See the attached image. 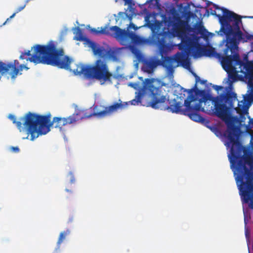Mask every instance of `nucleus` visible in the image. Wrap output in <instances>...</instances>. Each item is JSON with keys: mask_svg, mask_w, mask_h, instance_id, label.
<instances>
[{"mask_svg": "<svg viewBox=\"0 0 253 253\" xmlns=\"http://www.w3.org/2000/svg\"><path fill=\"white\" fill-rule=\"evenodd\" d=\"M174 62L180 63L183 66H189V62L187 60L185 55L181 52H177L174 56Z\"/></svg>", "mask_w": 253, "mask_h": 253, "instance_id": "aec40b11", "label": "nucleus"}, {"mask_svg": "<svg viewBox=\"0 0 253 253\" xmlns=\"http://www.w3.org/2000/svg\"><path fill=\"white\" fill-rule=\"evenodd\" d=\"M74 34H75L74 40L79 41H83L84 40L82 31L79 27L75 28V31Z\"/></svg>", "mask_w": 253, "mask_h": 253, "instance_id": "bb28decb", "label": "nucleus"}, {"mask_svg": "<svg viewBox=\"0 0 253 253\" xmlns=\"http://www.w3.org/2000/svg\"><path fill=\"white\" fill-rule=\"evenodd\" d=\"M168 35V33L166 32H154L151 42L154 45L159 47L162 56V60L159 61L160 64L166 68L168 76L171 78L174 73L173 64L174 63V59L170 56H164V54L170 51L173 47L171 44L167 43Z\"/></svg>", "mask_w": 253, "mask_h": 253, "instance_id": "0eeeda50", "label": "nucleus"}, {"mask_svg": "<svg viewBox=\"0 0 253 253\" xmlns=\"http://www.w3.org/2000/svg\"><path fill=\"white\" fill-rule=\"evenodd\" d=\"M198 91L200 93L201 95H203L205 94V92L203 90H198Z\"/></svg>", "mask_w": 253, "mask_h": 253, "instance_id": "79ce46f5", "label": "nucleus"}, {"mask_svg": "<svg viewBox=\"0 0 253 253\" xmlns=\"http://www.w3.org/2000/svg\"><path fill=\"white\" fill-rule=\"evenodd\" d=\"M186 115H187L192 120L195 122H202L204 120V119L196 112L191 111L187 113Z\"/></svg>", "mask_w": 253, "mask_h": 253, "instance_id": "b1692460", "label": "nucleus"}, {"mask_svg": "<svg viewBox=\"0 0 253 253\" xmlns=\"http://www.w3.org/2000/svg\"><path fill=\"white\" fill-rule=\"evenodd\" d=\"M68 175L70 176V183H74L75 181V178L73 173L72 172H70Z\"/></svg>", "mask_w": 253, "mask_h": 253, "instance_id": "c756f323", "label": "nucleus"}, {"mask_svg": "<svg viewBox=\"0 0 253 253\" xmlns=\"http://www.w3.org/2000/svg\"><path fill=\"white\" fill-rule=\"evenodd\" d=\"M110 31L114 33V31L111 30V27L109 28L107 26L101 27L100 30H98L95 28H91L90 29L91 32L96 35L103 34L108 35L110 34Z\"/></svg>", "mask_w": 253, "mask_h": 253, "instance_id": "5701e85b", "label": "nucleus"}, {"mask_svg": "<svg viewBox=\"0 0 253 253\" xmlns=\"http://www.w3.org/2000/svg\"><path fill=\"white\" fill-rule=\"evenodd\" d=\"M207 100L208 98L207 96H205L203 98V99H200L199 100V102L195 104V105L194 107H193V109H192V111L196 112L198 111H200L202 107L201 103L204 101H207Z\"/></svg>", "mask_w": 253, "mask_h": 253, "instance_id": "c85d7f7f", "label": "nucleus"}, {"mask_svg": "<svg viewBox=\"0 0 253 253\" xmlns=\"http://www.w3.org/2000/svg\"><path fill=\"white\" fill-rule=\"evenodd\" d=\"M206 81H203H203H201V83L202 84H205L206 83Z\"/></svg>", "mask_w": 253, "mask_h": 253, "instance_id": "a18cd8bd", "label": "nucleus"}, {"mask_svg": "<svg viewBox=\"0 0 253 253\" xmlns=\"http://www.w3.org/2000/svg\"><path fill=\"white\" fill-rule=\"evenodd\" d=\"M24 69L27 70H28V69H29V68H28V67H27L26 65H25Z\"/></svg>", "mask_w": 253, "mask_h": 253, "instance_id": "49530a36", "label": "nucleus"}, {"mask_svg": "<svg viewBox=\"0 0 253 253\" xmlns=\"http://www.w3.org/2000/svg\"><path fill=\"white\" fill-rule=\"evenodd\" d=\"M33 54L30 50L22 52L19 58L37 64L42 63L56 66L59 68L72 71L75 75H84L88 79L89 65L79 64L75 69H71L70 64L72 59L68 56L64 55L63 48L57 49L53 41H50L46 45L36 44L32 47Z\"/></svg>", "mask_w": 253, "mask_h": 253, "instance_id": "f257e3e1", "label": "nucleus"}, {"mask_svg": "<svg viewBox=\"0 0 253 253\" xmlns=\"http://www.w3.org/2000/svg\"><path fill=\"white\" fill-rule=\"evenodd\" d=\"M10 150L14 153H18L20 151L19 148L18 147H11Z\"/></svg>", "mask_w": 253, "mask_h": 253, "instance_id": "72a5a7b5", "label": "nucleus"}, {"mask_svg": "<svg viewBox=\"0 0 253 253\" xmlns=\"http://www.w3.org/2000/svg\"><path fill=\"white\" fill-rule=\"evenodd\" d=\"M205 30L204 27L202 25L199 24L197 27V30L200 33H201Z\"/></svg>", "mask_w": 253, "mask_h": 253, "instance_id": "7c9ffc66", "label": "nucleus"}, {"mask_svg": "<svg viewBox=\"0 0 253 253\" xmlns=\"http://www.w3.org/2000/svg\"><path fill=\"white\" fill-rule=\"evenodd\" d=\"M26 4H26V3H25L23 5L19 6L16 10V13H18L19 12H20V11H22L23 9H24V8L25 7Z\"/></svg>", "mask_w": 253, "mask_h": 253, "instance_id": "473e14b6", "label": "nucleus"}, {"mask_svg": "<svg viewBox=\"0 0 253 253\" xmlns=\"http://www.w3.org/2000/svg\"><path fill=\"white\" fill-rule=\"evenodd\" d=\"M143 95V93L141 91H138V92H136V95L135 98L132 99L130 101L127 102V105L128 103H130L132 105H137L139 103L141 102V98Z\"/></svg>", "mask_w": 253, "mask_h": 253, "instance_id": "a878e982", "label": "nucleus"}, {"mask_svg": "<svg viewBox=\"0 0 253 253\" xmlns=\"http://www.w3.org/2000/svg\"><path fill=\"white\" fill-rule=\"evenodd\" d=\"M196 49L197 52L200 56L204 55L210 57H214L217 58L221 56V54L217 53L215 48L212 46L203 47L200 45H197Z\"/></svg>", "mask_w": 253, "mask_h": 253, "instance_id": "f3484780", "label": "nucleus"}, {"mask_svg": "<svg viewBox=\"0 0 253 253\" xmlns=\"http://www.w3.org/2000/svg\"><path fill=\"white\" fill-rule=\"evenodd\" d=\"M215 113L221 119H224L227 116V107L224 104H217L215 105Z\"/></svg>", "mask_w": 253, "mask_h": 253, "instance_id": "a211bd4d", "label": "nucleus"}, {"mask_svg": "<svg viewBox=\"0 0 253 253\" xmlns=\"http://www.w3.org/2000/svg\"><path fill=\"white\" fill-rule=\"evenodd\" d=\"M214 89H215L216 90L218 91L222 88V86L220 85H215L213 86Z\"/></svg>", "mask_w": 253, "mask_h": 253, "instance_id": "e433bc0d", "label": "nucleus"}, {"mask_svg": "<svg viewBox=\"0 0 253 253\" xmlns=\"http://www.w3.org/2000/svg\"><path fill=\"white\" fill-rule=\"evenodd\" d=\"M123 14H124V12H120L119 13V14H122V15H123Z\"/></svg>", "mask_w": 253, "mask_h": 253, "instance_id": "8fccbe9b", "label": "nucleus"}, {"mask_svg": "<svg viewBox=\"0 0 253 253\" xmlns=\"http://www.w3.org/2000/svg\"><path fill=\"white\" fill-rule=\"evenodd\" d=\"M172 15V19L170 20L169 22L172 26L171 30L174 35L181 39V42L178 44V48L180 50L185 49L190 46L192 42V39L188 33L190 27L186 21L181 19L176 11Z\"/></svg>", "mask_w": 253, "mask_h": 253, "instance_id": "1a4fd4ad", "label": "nucleus"}, {"mask_svg": "<svg viewBox=\"0 0 253 253\" xmlns=\"http://www.w3.org/2000/svg\"><path fill=\"white\" fill-rule=\"evenodd\" d=\"M91 49L95 55H98L104 59H108L113 61H117L119 60L118 52L110 47L106 49L102 46L95 43L91 45Z\"/></svg>", "mask_w": 253, "mask_h": 253, "instance_id": "f8f14e48", "label": "nucleus"}, {"mask_svg": "<svg viewBox=\"0 0 253 253\" xmlns=\"http://www.w3.org/2000/svg\"><path fill=\"white\" fill-rule=\"evenodd\" d=\"M98 106L96 105L93 107V112L91 111L92 108L85 109H77L72 114L75 119V123L79 121L84 119H88L91 117L95 116L99 118H102L100 114V110L98 109Z\"/></svg>", "mask_w": 253, "mask_h": 253, "instance_id": "4468645a", "label": "nucleus"}, {"mask_svg": "<svg viewBox=\"0 0 253 253\" xmlns=\"http://www.w3.org/2000/svg\"><path fill=\"white\" fill-rule=\"evenodd\" d=\"M212 5L213 7L216 10H220L222 11V15L217 14L215 10H211V14L214 15L218 18L219 22L221 24L220 31L225 30L226 32L231 31L232 27L239 25L242 22L241 17L235 13L231 11L224 7H220L217 4L213 2L208 1L207 6Z\"/></svg>", "mask_w": 253, "mask_h": 253, "instance_id": "6e6552de", "label": "nucleus"}, {"mask_svg": "<svg viewBox=\"0 0 253 253\" xmlns=\"http://www.w3.org/2000/svg\"><path fill=\"white\" fill-rule=\"evenodd\" d=\"M233 126H228L223 134L227 139L224 144L227 149L230 148L228 158H253V150L252 147L243 146L238 140V136L235 132Z\"/></svg>", "mask_w": 253, "mask_h": 253, "instance_id": "423d86ee", "label": "nucleus"}, {"mask_svg": "<svg viewBox=\"0 0 253 253\" xmlns=\"http://www.w3.org/2000/svg\"><path fill=\"white\" fill-rule=\"evenodd\" d=\"M192 90H193V89H190V90L188 91V92L190 93V92H191L192 91Z\"/></svg>", "mask_w": 253, "mask_h": 253, "instance_id": "09e8293b", "label": "nucleus"}, {"mask_svg": "<svg viewBox=\"0 0 253 253\" xmlns=\"http://www.w3.org/2000/svg\"><path fill=\"white\" fill-rule=\"evenodd\" d=\"M225 71L228 73L229 85H231L234 82L238 81L239 71H236L235 67Z\"/></svg>", "mask_w": 253, "mask_h": 253, "instance_id": "6ab92c4d", "label": "nucleus"}, {"mask_svg": "<svg viewBox=\"0 0 253 253\" xmlns=\"http://www.w3.org/2000/svg\"><path fill=\"white\" fill-rule=\"evenodd\" d=\"M127 106V102H122L120 99L118 102H115L112 105L109 106H101L104 108L103 110L100 111V114L101 118H104L106 116H110L115 112H117L119 110H122Z\"/></svg>", "mask_w": 253, "mask_h": 253, "instance_id": "2eb2a0df", "label": "nucleus"}, {"mask_svg": "<svg viewBox=\"0 0 253 253\" xmlns=\"http://www.w3.org/2000/svg\"><path fill=\"white\" fill-rule=\"evenodd\" d=\"M16 13H16V12H15V13H13L11 16H10V17H9V18H7V20H6V21L3 23V25H4V24H5V23H6L7 21H8V20H9V19H11V18H13V17L15 16V14H16Z\"/></svg>", "mask_w": 253, "mask_h": 253, "instance_id": "a19ab883", "label": "nucleus"}, {"mask_svg": "<svg viewBox=\"0 0 253 253\" xmlns=\"http://www.w3.org/2000/svg\"><path fill=\"white\" fill-rule=\"evenodd\" d=\"M157 65V63L155 61H147L144 63L143 68L144 71L148 73H151Z\"/></svg>", "mask_w": 253, "mask_h": 253, "instance_id": "4be33fe9", "label": "nucleus"}, {"mask_svg": "<svg viewBox=\"0 0 253 253\" xmlns=\"http://www.w3.org/2000/svg\"><path fill=\"white\" fill-rule=\"evenodd\" d=\"M143 88L147 90L152 97L149 106L155 109L169 110L172 113H180L186 115V113L192 111L193 106H191L192 99H186L184 101L186 110L181 109L182 105L180 102H176L175 99L169 102V105H164L167 101H169L166 95H164L165 90L163 88V84L154 79H146L144 83Z\"/></svg>", "mask_w": 253, "mask_h": 253, "instance_id": "20e7f679", "label": "nucleus"}, {"mask_svg": "<svg viewBox=\"0 0 253 253\" xmlns=\"http://www.w3.org/2000/svg\"><path fill=\"white\" fill-rule=\"evenodd\" d=\"M231 30V31L229 32H226L225 30L220 31L226 36L227 40L223 55H221V56L218 57L225 70L235 68V66L242 64V60L240 59L238 53L239 42H247L253 39V35L248 33L244 34L240 30L239 25H238V27H232Z\"/></svg>", "mask_w": 253, "mask_h": 253, "instance_id": "39448f33", "label": "nucleus"}, {"mask_svg": "<svg viewBox=\"0 0 253 253\" xmlns=\"http://www.w3.org/2000/svg\"><path fill=\"white\" fill-rule=\"evenodd\" d=\"M206 12L208 13V14L209 15V9H207L206 10Z\"/></svg>", "mask_w": 253, "mask_h": 253, "instance_id": "de8ad7c7", "label": "nucleus"}, {"mask_svg": "<svg viewBox=\"0 0 253 253\" xmlns=\"http://www.w3.org/2000/svg\"><path fill=\"white\" fill-rule=\"evenodd\" d=\"M66 190V191H67V192H71V193H72V191L71 190H69V189H66V190Z\"/></svg>", "mask_w": 253, "mask_h": 253, "instance_id": "c03bdc74", "label": "nucleus"}, {"mask_svg": "<svg viewBox=\"0 0 253 253\" xmlns=\"http://www.w3.org/2000/svg\"><path fill=\"white\" fill-rule=\"evenodd\" d=\"M16 13H16V12H15V13H13L11 16H10V17H9V18H7V20H6V21L3 23V25H4V24H5V23H6L7 21H8V20H9V19H11V18H13V17L15 16V14H16Z\"/></svg>", "mask_w": 253, "mask_h": 253, "instance_id": "ea45409f", "label": "nucleus"}, {"mask_svg": "<svg viewBox=\"0 0 253 253\" xmlns=\"http://www.w3.org/2000/svg\"><path fill=\"white\" fill-rule=\"evenodd\" d=\"M24 67H25V65H24V64L19 65L17 67V68L18 69V72L19 71H22L24 69Z\"/></svg>", "mask_w": 253, "mask_h": 253, "instance_id": "f704fd0d", "label": "nucleus"}, {"mask_svg": "<svg viewBox=\"0 0 253 253\" xmlns=\"http://www.w3.org/2000/svg\"><path fill=\"white\" fill-rule=\"evenodd\" d=\"M251 139L250 140V144L251 146V147L253 148V132L251 134Z\"/></svg>", "mask_w": 253, "mask_h": 253, "instance_id": "4c0bfd02", "label": "nucleus"}, {"mask_svg": "<svg viewBox=\"0 0 253 253\" xmlns=\"http://www.w3.org/2000/svg\"><path fill=\"white\" fill-rule=\"evenodd\" d=\"M28 113H27L23 117L20 118V121H16V118L15 117V116L13 115H9L8 118H9V119H10V120H11L12 121V123L13 124L16 125V126L18 127V128L19 129V130L20 131H21L22 129H23L22 125V124L24 125V120L23 119L25 117L26 115ZM23 126H24V125H23ZM24 127H25V126H24ZM24 129L25 130L26 134H27L26 128L24 127Z\"/></svg>", "mask_w": 253, "mask_h": 253, "instance_id": "412c9836", "label": "nucleus"}, {"mask_svg": "<svg viewBox=\"0 0 253 253\" xmlns=\"http://www.w3.org/2000/svg\"><path fill=\"white\" fill-rule=\"evenodd\" d=\"M70 233L69 230H67L66 231H64L62 232L59 235L58 241H57V246L59 248L60 244L63 242V241L65 239V238L67 235Z\"/></svg>", "mask_w": 253, "mask_h": 253, "instance_id": "cd10ccee", "label": "nucleus"}, {"mask_svg": "<svg viewBox=\"0 0 253 253\" xmlns=\"http://www.w3.org/2000/svg\"><path fill=\"white\" fill-rule=\"evenodd\" d=\"M50 113L45 115H41L28 112L23 119L27 133L26 138L30 135V139L33 141L40 135L47 133L52 126L61 131L64 126L75 124V119L72 115L66 118L55 117L52 121Z\"/></svg>", "mask_w": 253, "mask_h": 253, "instance_id": "7ed1b4c3", "label": "nucleus"}, {"mask_svg": "<svg viewBox=\"0 0 253 253\" xmlns=\"http://www.w3.org/2000/svg\"><path fill=\"white\" fill-rule=\"evenodd\" d=\"M253 98L249 95H245L243 96V99L241 101H239L238 103V107L235 109L237 113L240 114V117L242 121L245 120V114L248 112L249 107V103L251 101V99Z\"/></svg>", "mask_w": 253, "mask_h": 253, "instance_id": "dca6fc26", "label": "nucleus"}, {"mask_svg": "<svg viewBox=\"0 0 253 253\" xmlns=\"http://www.w3.org/2000/svg\"><path fill=\"white\" fill-rule=\"evenodd\" d=\"M111 30L114 31L115 37L122 44H125V42H127L129 40H131L132 42L136 44L149 43L154 44L151 42L152 37L150 39H144L136 35L132 32L122 30L117 26L111 27Z\"/></svg>", "mask_w": 253, "mask_h": 253, "instance_id": "9b49d317", "label": "nucleus"}, {"mask_svg": "<svg viewBox=\"0 0 253 253\" xmlns=\"http://www.w3.org/2000/svg\"><path fill=\"white\" fill-rule=\"evenodd\" d=\"M249 118L250 119L249 125H253V119H251L250 117Z\"/></svg>", "mask_w": 253, "mask_h": 253, "instance_id": "37998d69", "label": "nucleus"}, {"mask_svg": "<svg viewBox=\"0 0 253 253\" xmlns=\"http://www.w3.org/2000/svg\"><path fill=\"white\" fill-rule=\"evenodd\" d=\"M242 201L245 226L249 219L245 209L253 210V159H229ZM245 237L251 253L250 232L245 227Z\"/></svg>", "mask_w": 253, "mask_h": 253, "instance_id": "f03ea898", "label": "nucleus"}, {"mask_svg": "<svg viewBox=\"0 0 253 253\" xmlns=\"http://www.w3.org/2000/svg\"><path fill=\"white\" fill-rule=\"evenodd\" d=\"M237 94L233 92H228L226 93L225 96V100L226 102L229 103L230 106H232L234 101L237 99Z\"/></svg>", "mask_w": 253, "mask_h": 253, "instance_id": "393cba45", "label": "nucleus"}, {"mask_svg": "<svg viewBox=\"0 0 253 253\" xmlns=\"http://www.w3.org/2000/svg\"><path fill=\"white\" fill-rule=\"evenodd\" d=\"M125 1V5H130L132 3V0H123Z\"/></svg>", "mask_w": 253, "mask_h": 253, "instance_id": "c9c22d12", "label": "nucleus"}, {"mask_svg": "<svg viewBox=\"0 0 253 253\" xmlns=\"http://www.w3.org/2000/svg\"><path fill=\"white\" fill-rule=\"evenodd\" d=\"M129 27L130 28H133L135 30L137 29V28L136 27H135V25L132 23L129 24Z\"/></svg>", "mask_w": 253, "mask_h": 253, "instance_id": "58836bf2", "label": "nucleus"}, {"mask_svg": "<svg viewBox=\"0 0 253 253\" xmlns=\"http://www.w3.org/2000/svg\"><path fill=\"white\" fill-rule=\"evenodd\" d=\"M193 75L195 76V80H196V84H195L194 87H195V88H197V83L198 82L200 81V77H199L198 76H197V75H196V73H193Z\"/></svg>", "mask_w": 253, "mask_h": 253, "instance_id": "2f4dec72", "label": "nucleus"}, {"mask_svg": "<svg viewBox=\"0 0 253 253\" xmlns=\"http://www.w3.org/2000/svg\"><path fill=\"white\" fill-rule=\"evenodd\" d=\"M88 79L99 81L101 84L111 82L113 76L106 61L101 59H97L93 65H89Z\"/></svg>", "mask_w": 253, "mask_h": 253, "instance_id": "9d476101", "label": "nucleus"}, {"mask_svg": "<svg viewBox=\"0 0 253 253\" xmlns=\"http://www.w3.org/2000/svg\"><path fill=\"white\" fill-rule=\"evenodd\" d=\"M246 62L242 61V64L238 65L240 70L239 72L244 74L245 77L248 80V91L250 95L253 97V62L249 61L247 56L244 58Z\"/></svg>", "mask_w": 253, "mask_h": 253, "instance_id": "ddd939ff", "label": "nucleus"}]
</instances>
